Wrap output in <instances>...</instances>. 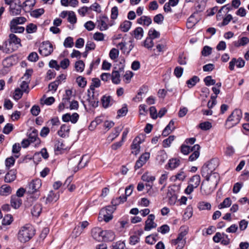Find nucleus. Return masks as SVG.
<instances>
[{
    "label": "nucleus",
    "mask_w": 249,
    "mask_h": 249,
    "mask_svg": "<svg viewBox=\"0 0 249 249\" xmlns=\"http://www.w3.org/2000/svg\"><path fill=\"white\" fill-rule=\"evenodd\" d=\"M219 164V160L214 158L204 164L201 168V174L204 181L217 186L220 179L218 173L215 171Z\"/></svg>",
    "instance_id": "1"
},
{
    "label": "nucleus",
    "mask_w": 249,
    "mask_h": 249,
    "mask_svg": "<svg viewBox=\"0 0 249 249\" xmlns=\"http://www.w3.org/2000/svg\"><path fill=\"white\" fill-rule=\"evenodd\" d=\"M35 234V230L30 225L22 227L18 233V239L23 243L30 240Z\"/></svg>",
    "instance_id": "2"
},
{
    "label": "nucleus",
    "mask_w": 249,
    "mask_h": 249,
    "mask_svg": "<svg viewBox=\"0 0 249 249\" xmlns=\"http://www.w3.org/2000/svg\"><path fill=\"white\" fill-rule=\"evenodd\" d=\"M242 117V112L240 109H236L234 110L226 121V127L229 129L236 125L239 123Z\"/></svg>",
    "instance_id": "3"
},
{
    "label": "nucleus",
    "mask_w": 249,
    "mask_h": 249,
    "mask_svg": "<svg viewBox=\"0 0 249 249\" xmlns=\"http://www.w3.org/2000/svg\"><path fill=\"white\" fill-rule=\"evenodd\" d=\"M180 231L177 238L171 241L172 245H177L176 249H182L184 247L186 243V239L184 237L188 233V228L186 227H181Z\"/></svg>",
    "instance_id": "4"
},
{
    "label": "nucleus",
    "mask_w": 249,
    "mask_h": 249,
    "mask_svg": "<svg viewBox=\"0 0 249 249\" xmlns=\"http://www.w3.org/2000/svg\"><path fill=\"white\" fill-rule=\"evenodd\" d=\"M200 180V177L198 175H195L192 177L188 181V185L185 189V193L187 195L191 194L194 189L199 186Z\"/></svg>",
    "instance_id": "5"
},
{
    "label": "nucleus",
    "mask_w": 249,
    "mask_h": 249,
    "mask_svg": "<svg viewBox=\"0 0 249 249\" xmlns=\"http://www.w3.org/2000/svg\"><path fill=\"white\" fill-rule=\"evenodd\" d=\"M52 44L49 41L44 42L39 49V53L43 56H47L53 52Z\"/></svg>",
    "instance_id": "6"
},
{
    "label": "nucleus",
    "mask_w": 249,
    "mask_h": 249,
    "mask_svg": "<svg viewBox=\"0 0 249 249\" xmlns=\"http://www.w3.org/2000/svg\"><path fill=\"white\" fill-rule=\"evenodd\" d=\"M216 186L203 181L200 187V193L203 196L211 195L216 188Z\"/></svg>",
    "instance_id": "7"
},
{
    "label": "nucleus",
    "mask_w": 249,
    "mask_h": 249,
    "mask_svg": "<svg viewBox=\"0 0 249 249\" xmlns=\"http://www.w3.org/2000/svg\"><path fill=\"white\" fill-rule=\"evenodd\" d=\"M143 136L140 135L136 137L133 140L131 144V153L137 155L140 151V144L143 142Z\"/></svg>",
    "instance_id": "8"
},
{
    "label": "nucleus",
    "mask_w": 249,
    "mask_h": 249,
    "mask_svg": "<svg viewBox=\"0 0 249 249\" xmlns=\"http://www.w3.org/2000/svg\"><path fill=\"white\" fill-rule=\"evenodd\" d=\"M28 140L31 143L34 144L35 147H37L40 145L41 141L38 137V131L35 128L31 129V132L29 133Z\"/></svg>",
    "instance_id": "9"
},
{
    "label": "nucleus",
    "mask_w": 249,
    "mask_h": 249,
    "mask_svg": "<svg viewBox=\"0 0 249 249\" xmlns=\"http://www.w3.org/2000/svg\"><path fill=\"white\" fill-rule=\"evenodd\" d=\"M42 186V181L39 178L33 179L29 184V192L34 194L38 192Z\"/></svg>",
    "instance_id": "10"
},
{
    "label": "nucleus",
    "mask_w": 249,
    "mask_h": 249,
    "mask_svg": "<svg viewBox=\"0 0 249 249\" xmlns=\"http://www.w3.org/2000/svg\"><path fill=\"white\" fill-rule=\"evenodd\" d=\"M124 61L123 62H120L121 67L119 68V71H113L111 74V79L112 82L114 84H119L120 83V72L123 71L124 67Z\"/></svg>",
    "instance_id": "11"
},
{
    "label": "nucleus",
    "mask_w": 249,
    "mask_h": 249,
    "mask_svg": "<svg viewBox=\"0 0 249 249\" xmlns=\"http://www.w3.org/2000/svg\"><path fill=\"white\" fill-rule=\"evenodd\" d=\"M98 27L101 31H105L108 29L109 26H111L112 24L110 23V20L108 18L105 16L100 17L97 20Z\"/></svg>",
    "instance_id": "12"
},
{
    "label": "nucleus",
    "mask_w": 249,
    "mask_h": 249,
    "mask_svg": "<svg viewBox=\"0 0 249 249\" xmlns=\"http://www.w3.org/2000/svg\"><path fill=\"white\" fill-rule=\"evenodd\" d=\"M155 219V216L154 214H149L145 222L144 230L145 231H149L151 229L157 227V224L154 222Z\"/></svg>",
    "instance_id": "13"
},
{
    "label": "nucleus",
    "mask_w": 249,
    "mask_h": 249,
    "mask_svg": "<svg viewBox=\"0 0 249 249\" xmlns=\"http://www.w3.org/2000/svg\"><path fill=\"white\" fill-rule=\"evenodd\" d=\"M149 158L150 153L149 152H145L142 154L136 162L135 165V169L142 167L149 159Z\"/></svg>",
    "instance_id": "14"
},
{
    "label": "nucleus",
    "mask_w": 249,
    "mask_h": 249,
    "mask_svg": "<svg viewBox=\"0 0 249 249\" xmlns=\"http://www.w3.org/2000/svg\"><path fill=\"white\" fill-rule=\"evenodd\" d=\"M103 232L104 231L100 228L95 227L92 229L91 234L95 240L101 242L103 241Z\"/></svg>",
    "instance_id": "15"
},
{
    "label": "nucleus",
    "mask_w": 249,
    "mask_h": 249,
    "mask_svg": "<svg viewBox=\"0 0 249 249\" xmlns=\"http://www.w3.org/2000/svg\"><path fill=\"white\" fill-rule=\"evenodd\" d=\"M79 115L77 113H66L62 117V119L64 122H71L72 124H75L79 119Z\"/></svg>",
    "instance_id": "16"
},
{
    "label": "nucleus",
    "mask_w": 249,
    "mask_h": 249,
    "mask_svg": "<svg viewBox=\"0 0 249 249\" xmlns=\"http://www.w3.org/2000/svg\"><path fill=\"white\" fill-rule=\"evenodd\" d=\"M200 146L198 144H195L191 147V151L193 153L189 156V160L191 161L196 160L199 156Z\"/></svg>",
    "instance_id": "17"
},
{
    "label": "nucleus",
    "mask_w": 249,
    "mask_h": 249,
    "mask_svg": "<svg viewBox=\"0 0 249 249\" xmlns=\"http://www.w3.org/2000/svg\"><path fill=\"white\" fill-rule=\"evenodd\" d=\"M70 131V126L66 124H62L60 129L58 131V135L62 138L69 136Z\"/></svg>",
    "instance_id": "18"
},
{
    "label": "nucleus",
    "mask_w": 249,
    "mask_h": 249,
    "mask_svg": "<svg viewBox=\"0 0 249 249\" xmlns=\"http://www.w3.org/2000/svg\"><path fill=\"white\" fill-rule=\"evenodd\" d=\"M69 147L66 146L61 140L55 142L54 145V150L58 153H61L64 150H67Z\"/></svg>",
    "instance_id": "19"
},
{
    "label": "nucleus",
    "mask_w": 249,
    "mask_h": 249,
    "mask_svg": "<svg viewBox=\"0 0 249 249\" xmlns=\"http://www.w3.org/2000/svg\"><path fill=\"white\" fill-rule=\"evenodd\" d=\"M103 235L104 241H112L115 238V233L110 230L104 231Z\"/></svg>",
    "instance_id": "20"
},
{
    "label": "nucleus",
    "mask_w": 249,
    "mask_h": 249,
    "mask_svg": "<svg viewBox=\"0 0 249 249\" xmlns=\"http://www.w3.org/2000/svg\"><path fill=\"white\" fill-rule=\"evenodd\" d=\"M17 171L15 170H10L6 175L4 181L7 183H10L16 178Z\"/></svg>",
    "instance_id": "21"
},
{
    "label": "nucleus",
    "mask_w": 249,
    "mask_h": 249,
    "mask_svg": "<svg viewBox=\"0 0 249 249\" xmlns=\"http://www.w3.org/2000/svg\"><path fill=\"white\" fill-rule=\"evenodd\" d=\"M175 129V122L173 120H171L169 124L166 126L162 131V135L165 137L171 133L173 130Z\"/></svg>",
    "instance_id": "22"
},
{
    "label": "nucleus",
    "mask_w": 249,
    "mask_h": 249,
    "mask_svg": "<svg viewBox=\"0 0 249 249\" xmlns=\"http://www.w3.org/2000/svg\"><path fill=\"white\" fill-rule=\"evenodd\" d=\"M186 177L187 174L183 169H181L175 176L172 177L171 179L174 181H176L177 180L182 181Z\"/></svg>",
    "instance_id": "23"
},
{
    "label": "nucleus",
    "mask_w": 249,
    "mask_h": 249,
    "mask_svg": "<svg viewBox=\"0 0 249 249\" xmlns=\"http://www.w3.org/2000/svg\"><path fill=\"white\" fill-rule=\"evenodd\" d=\"M137 22L139 24L148 26L151 24L152 19L148 16H142L137 19Z\"/></svg>",
    "instance_id": "24"
},
{
    "label": "nucleus",
    "mask_w": 249,
    "mask_h": 249,
    "mask_svg": "<svg viewBox=\"0 0 249 249\" xmlns=\"http://www.w3.org/2000/svg\"><path fill=\"white\" fill-rule=\"evenodd\" d=\"M22 204V200L17 196H12L11 197V205L14 209H18Z\"/></svg>",
    "instance_id": "25"
},
{
    "label": "nucleus",
    "mask_w": 249,
    "mask_h": 249,
    "mask_svg": "<svg viewBox=\"0 0 249 249\" xmlns=\"http://www.w3.org/2000/svg\"><path fill=\"white\" fill-rule=\"evenodd\" d=\"M10 5V13L12 16H15L20 13L22 6L15 5L13 2Z\"/></svg>",
    "instance_id": "26"
},
{
    "label": "nucleus",
    "mask_w": 249,
    "mask_h": 249,
    "mask_svg": "<svg viewBox=\"0 0 249 249\" xmlns=\"http://www.w3.org/2000/svg\"><path fill=\"white\" fill-rule=\"evenodd\" d=\"M123 127L121 126L116 127L114 128L113 131L109 134L108 139L110 141H113L120 134L122 130Z\"/></svg>",
    "instance_id": "27"
},
{
    "label": "nucleus",
    "mask_w": 249,
    "mask_h": 249,
    "mask_svg": "<svg viewBox=\"0 0 249 249\" xmlns=\"http://www.w3.org/2000/svg\"><path fill=\"white\" fill-rule=\"evenodd\" d=\"M12 189L10 186L6 184L2 185L0 187V195L7 196L12 193Z\"/></svg>",
    "instance_id": "28"
},
{
    "label": "nucleus",
    "mask_w": 249,
    "mask_h": 249,
    "mask_svg": "<svg viewBox=\"0 0 249 249\" xmlns=\"http://www.w3.org/2000/svg\"><path fill=\"white\" fill-rule=\"evenodd\" d=\"M180 164V161L177 158H172L168 162V165L170 170H174L177 168L179 166Z\"/></svg>",
    "instance_id": "29"
},
{
    "label": "nucleus",
    "mask_w": 249,
    "mask_h": 249,
    "mask_svg": "<svg viewBox=\"0 0 249 249\" xmlns=\"http://www.w3.org/2000/svg\"><path fill=\"white\" fill-rule=\"evenodd\" d=\"M132 22L129 20H124L121 23L119 28L123 32H127L130 29Z\"/></svg>",
    "instance_id": "30"
},
{
    "label": "nucleus",
    "mask_w": 249,
    "mask_h": 249,
    "mask_svg": "<svg viewBox=\"0 0 249 249\" xmlns=\"http://www.w3.org/2000/svg\"><path fill=\"white\" fill-rule=\"evenodd\" d=\"M167 159V155L164 150H160L158 152L157 160L159 161L160 163H162Z\"/></svg>",
    "instance_id": "31"
},
{
    "label": "nucleus",
    "mask_w": 249,
    "mask_h": 249,
    "mask_svg": "<svg viewBox=\"0 0 249 249\" xmlns=\"http://www.w3.org/2000/svg\"><path fill=\"white\" fill-rule=\"evenodd\" d=\"M58 199V195L55 194L53 191H50L46 199V203L56 201Z\"/></svg>",
    "instance_id": "32"
},
{
    "label": "nucleus",
    "mask_w": 249,
    "mask_h": 249,
    "mask_svg": "<svg viewBox=\"0 0 249 249\" xmlns=\"http://www.w3.org/2000/svg\"><path fill=\"white\" fill-rule=\"evenodd\" d=\"M41 210L42 207L41 205L40 204H36L32 209L31 213L33 216L37 217L40 215Z\"/></svg>",
    "instance_id": "33"
},
{
    "label": "nucleus",
    "mask_w": 249,
    "mask_h": 249,
    "mask_svg": "<svg viewBox=\"0 0 249 249\" xmlns=\"http://www.w3.org/2000/svg\"><path fill=\"white\" fill-rule=\"evenodd\" d=\"M10 26L11 31L15 33H23L25 30L23 27L18 26V25L17 24L10 23Z\"/></svg>",
    "instance_id": "34"
},
{
    "label": "nucleus",
    "mask_w": 249,
    "mask_h": 249,
    "mask_svg": "<svg viewBox=\"0 0 249 249\" xmlns=\"http://www.w3.org/2000/svg\"><path fill=\"white\" fill-rule=\"evenodd\" d=\"M102 102L103 106L107 108L112 104V100L110 96L105 95L102 97Z\"/></svg>",
    "instance_id": "35"
},
{
    "label": "nucleus",
    "mask_w": 249,
    "mask_h": 249,
    "mask_svg": "<svg viewBox=\"0 0 249 249\" xmlns=\"http://www.w3.org/2000/svg\"><path fill=\"white\" fill-rule=\"evenodd\" d=\"M249 42V38L247 37H242L237 41L234 42V45L236 47L245 46Z\"/></svg>",
    "instance_id": "36"
},
{
    "label": "nucleus",
    "mask_w": 249,
    "mask_h": 249,
    "mask_svg": "<svg viewBox=\"0 0 249 249\" xmlns=\"http://www.w3.org/2000/svg\"><path fill=\"white\" fill-rule=\"evenodd\" d=\"M134 36L137 39H141L143 36V30L142 27H137L133 31Z\"/></svg>",
    "instance_id": "37"
},
{
    "label": "nucleus",
    "mask_w": 249,
    "mask_h": 249,
    "mask_svg": "<svg viewBox=\"0 0 249 249\" xmlns=\"http://www.w3.org/2000/svg\"><path fill=\"white\" fill-rule=\"evenodd\" d=\"M15 62L14 58L12 56L6 58L3 60L2 65L4 67L9 68L12 66Z\"/></svg>",
    "instance_id": "38"
},
{
    "label": "nucleus",
    "mask_w": 249,
    "mask_h": 249,
    "mask_svg": "<svg viewBox=\"0 0 249 249\" xmlns=\"http://www.w3.org/2000/svg\"><path fill=\"white\" fill-rule=\"evenodd\" d=\"M8 46L10 47L12 43H14L15 44H18L20 42V40L19 38H18L17 36L13 34H11L9 35V41L7 42Z\"/></svg>",
    "instance_id": "39"
},
{
    "label": "nucleus",
    "mask_w": 249,
    "mask_h": 249,
    "mask_svg": "<svg viewBox=\"0 0 249 249\" xmlns=\"http://www.w3.org/2000/svg\"><path fill=\"white\" fill-rule=\"evenodd\" d=\"M18 155H15V157L11 156L7 158L5 160V165L7 167L10 168L12 166L15 162V159L18 158Z\"/></svg>",
    "instance_id": "40"
},
{
    "label": "nucleus",
    "mask_w": 249,
    "mask_h": 249,
    "mask_svg": "<svg viewBox=\"0 0 249 249\" xmlns=\"http://www.w3.org/2000/svg\"><path fill=\"white\" fill-rule=\"evenodd\" d=\"M199 78L197 76H194L189 80L187 81L186 84H187L188 87L189 88H191L194 86H195L196 84L199 82Z\"/></svg>",
    "instance_id": "41"
},
{
    "label": "nucleus",
    "mask_w": 249,
    "mask_h": 249,
    "mask_svg": "<svg viewBox=\"0 0 249 249\" xmlns=\"http://www.w3.org/2000/svg\"><path fill=\"white\" fill-rule=\"evenodd\" d=\"M198 22L197 19L195 18V16L191 15L188 19L187 22V26L188 28H191L193 27L197 22Z\"/></svg>",
    "instance_id": "42"
},
{
    "label": "nucleus",
    "mask_w": 249,
    "mask_h": 249,
    "mask_svg": "<svg viewBox=\"0 0 249 249\" xmlns=\"http://www.w3.org/2000/svg\"><path fill=\"white\" fill-rule=\"evenodd\" d=\"M231 204V198L230 197H227L218 206V207L219 209H222L225 208L229 207Z\"/></svg>",
    "instance_id": "43"
},
{
    "label": "nucleus",
    "mask_w": 249,
    "mask_h": 249,
    "mask_svg": "<svg viewBox=\"0 0 249 249\" xmlns=\"http://www.w3.org/2000/svg\"><path fill=\"white\" fill-rule=\"evenodd\" d=\"M198 208L200 210H210L211 209V205L209 202L205 201H201L198 203Z\"/></svg>",
    "instance_id": "44"
},
{
    "label": "nucleus",
    "mask_w": 249,
    "mask_h": 249,
    "mask_svg": "<svg viewBox=\"0 0 249 249\" xmlns=\"http://www.w3.org/2000/svg\"><path fill=\"white\" fill-rule=\"evenodd\" d=\"M20 82L19 84V87L20 89H21L22 91H23L24 92L28 93L29 91V83L28 81H25L20 80L19 81Z\"/></svg>",
    "instance_id": "45"
},
{
    "label": "nucleus",
    "mask_w": 249,
    "mask_h": 249,
    "mask_svg": "<svg viewBox=\"0 0 249 249\" xmlns=\"http://www.w3.org/2000/svg\"><path fill=\"white\" fill-rule=\"evenodd\" d=\"M142 179L144 181L153 182L155 180V177L148 173H145L142 176Z\"/></svg>",
    "instance_id": "46"
},
{
    "label": "nucleus",
    "mask_w": 249,
    "mask_h": 249,
    "mask_svg": "<svg viewBox=\"0 0 249 249\" xmlns=\"http://www.w3.org/2000/svg\"><path fill=\"white\" fill-rule=\"evenodd\" d=\"M148 36L149 38L154 39L159 38L160 36V33L155 29L151 28L148 31Z\"/></svg>",
    "instance_id": "47"
},
{
    "label": "nucleus",
    "mask_w": 249,
    "mask_h": 249,
    "mask_svg": "<svg viewBox=\"0 0 249 249\" xmlns=\"http://www.w3.org/2000/svg\"><path fill=\"white\" fill-rule=\"evenodd\" d=\"M73 45V39L71 36L67 37L63 43V45L66 48H72Z\"/></svg>",
    "instance_id": "48"
},
{
    "label": "nucleus",
    "mask_w": 249,
    "mask_h": 249,
    "mask_svg": "<svg viewBox=\"0 0 249 249\" xmlns=\"http://www.w3.org/2000/svg\"><path fill=\"white\" fill-rule=\"evenodd\" d=\"M0 50L7 53H12L14 51L13 49L9 47L7 41H5L2 45H0Z\"/></svg>",
    "instance_id": "49"
},
{
    "label": "nucleus",
    "mask_w": 249,
    "mask_h": 249,
    "mask_svg": "<svg viewBox=\"0 0 249 249\" xmlns=\"http://www.w3.org/2000/svg\"><path fill=\"white\" fill-rule=\"evenodd\" d=\"M26 19L24 17H17L13 18L10 22L13 24H21L25 22Z\"/></svg>",
    "instance_id": "50"
},
{
    "label": "nucleus",
    "mask_w": 249,
    "mask_h": 249,
    "mask_svg": "<svg viewBox=\"0 0 249 249\" xmlns=\"http://www.w3.org/2000/svg\"><path fill=\"white\" fill-rule=\"evenodd\" d=\"M68 102L69 99L68 98H64L63 99L62 102L61 103L58 107V111H62L65 108H68Z\"/></svg>",
    "instance_id": "51"
},
{
    "label": "nucleus",
    "mask_w": 249,
    "mask_h": 249,
    "mask_svg": "<svg viewBox=\"0 0 249 249\" xmlns=\"http://www.w3.org/2000/svg\"><path fill=\"white\" fill-rule=\"evenodd\" d=\"M68 21L71 24H75L77 21V18L75 13L72 11H70L68 16Z\"/></svg>",
    "instance_id": "52"
},
{
    "label": "nucleus",
    "mask_w": 249,
    "mask_h": 249,
    "mask_svg": "<svg viewBox=\"0 0 249 249\" xmlns=\"http://www.w3.org/2000/svg\"><path fill=\"white\" fill-rule=\"evenodd\" d=\"M175 136L173 135L170 136L168 138L165 139L163 141V146L165 148L168 147L170 146L171 143L175 140Z\"/></svg>",
    "instance_id": "53"
},
{
    "label": "nucleus",
    "mask_w": 249,
    "mask_h": 249,
    "mask_svg": "<svg viewBox=\"0 0 249 249\" xmlns=\"http://www.w3.org/2000/svg\"><path fill=\"white\" fill-rule=\"evenodd\" d=\"M71 180H72V177H70L67 178V179H66V180L65 182V185H67V186L68 188V190L71 192H73L76 188V186L74 184H72L70 185Z\"/></svg>",
    "instance_id": "54"
},
{
    "label": "nucleus",
    "mask_w": 249,
    "mask_h": 249,
    "mask_svg": "<svg viewBox=\"0 0 249 249\" xmlns=\"http://www.w3.org/2000/svg\"><path fill=\"white\" fill-rule=\"evenodd\" d=\"M37 30V26L33 23H30L26 26V31L28 34L35 33Z\"/></svg>",
    "instance_id": "55"
},
{
    "label": "nucleus",
    "mask_w": 249,
    "mask_h": 249,
    "mask_svg": "<svg viewBox=\"0 0 249 249\" xmlns=\"http://www.w3.org/2000/svg\"><path fill=\"white\" fill-rule=\"evenodd\" d=\"M85 64L83 61L79 60L76 62L75 64V68L77 71L82 72L83 71Z\"/></svg>",
    "instance_id": "56"
},
{
    "label": "nucleus",
    "mask_w": 249,
    "mask_h": 249,
    "mask_svg": "<svg viewBox=\"0 0 249 249\" xmlns=\"http://www.w3.org/2000/svg\"><path fill=\"white\" fill-rule=\"evenodd\" d=\"M33 73V70L31 69L27 70L23 76L20 79V80L28 81L30 83V77Z\"/></svg>",
    "instance_id": "57"
},
{
    "label": "nucleus",
    "mask_w": 249,
    "mask_h": 249,
    "mask_svg": "<svg viewBox=\"0 0 249 249\" xmlns=\"http://www.w3.org/2000/svg\"><path fill=\"white\" fill-rule=\"evenodd\" d=\"M154 45V43L153 39L149 37H147L143 42V46L148 49H151L153 47Z\"/></svg>",
    "instance_id": "58"
},
{
    "label": "nucleus",
    "mask_w": 249,
    "mask_h": 249,
    "mask_svg": "<svg viewBox=\"0 0 249 249\" xmlns=\"http://www.w3.org/2000/svg\"><path fill=\"white\" fill-rule=\"evenodd\" d=\"M164 18V16L161 14H159L154 16L153 20L155 23L160 25L162 24Z\"/></svg>",
    "instance_id": "59"
},
{
    "label": "nucleus",
    "mask_w": 249,
    "mask_h": 249,
    "mask_svg": "<svg viewBox=\"0 0 249 249\" xmlns=\"http://www.w3.org/2000/svg\"><path fill=\"white\" fill-rule=\"evenodd\" d=\"M178 63L181 65H185L187 64V57L186 55L184 53H181L179 54L178 59Z\"/></svg>",
    "instance_id": "60"
},
{
    "label": "nucleus",
    "mask_w": 249,
    "mask_h": 249,
    "mask_svg": "<svg viewBox=\"0 0 249 249\" xmlns=\"http://www.w3.org/2000/svg\"><path fill=\"white\" fill-rule=\"evenodd\" d=\"M101 120L100 118H97L96 119L92 121L89 126V129L90 131H93L96 127L97 125L100 124Z\"/></svg>",
    "instance_id": "61"
},
{
    "label": "nucleus",
    "mask_w": 249,
    "mask_h": 249,
    "mask_svg": "<svg viewBox=\"0 0 249 249\" xmlns=\"http://www.w3.org/2000/svg\"><path fill=\"white\" fill-rule=\"evenodd\" d=\"M36 3V0H27L24 2V6L26 10L31 9Z\"/></svg>",
    "instance_id": "62"
},
{
    "label": "nucleus",
    "mask_w": 249,
    "mask_h": 249,
    "mask_svg": "<svg viewBox=\"0 0 249 249\" xmlns=\"http://www.w3.org/2000/svg\"><path fill=\"white\" fill-rule=\"evenodd\" d=\"M199 126L203 130H208L211 129L212 126L210 122H204L200 123Z\"/></svg>",
    "instance_id": "63"
},
{
    "label": "nucleus",
    "mask_w": 249,
    "mask_h": 249,
    "mask_svg": "<svg viewBox=\"0 0 249 249\" xmlns=\"http://www.w3.org/2000/svg\"><path fill=\"white\" fill-rule=\"evenodd\" d=\"M69 104V106H68V108L71 110H77L79 107L78 102L77 101L72 100L70 102L69 100L68 105Z\"/></svg>",
    "instance_id": "64"
}]
</instances>
